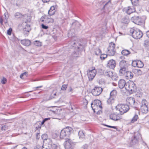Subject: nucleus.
<instances>
[{
  "label": "nucleus",
  "mask_w": 149,
  "mask_h": 149,
  "mask_svg": "<svg viewBox=\"0 0 149 149\" xmlns=\"http://www.w3.org/2000/svg\"><path fill=\"white\" fill-rule=\"evenodd\" d=\"M119 74L120 76L125 75L128 70L127 63L125 60L121 61L119 63Z\"/></svg>",
  "instance_id": "f257e3e1"
},
{
  "label": "nucleus",
  "mask_w": 149,
  "mask_h": 149,
  "mask_svg": "<svg viewBox=\"0 0 149 149\" xmlns=\"http://www.w3.org/2000/svg\"><path fill=\"white\" fill-rule=\"evenodd\" d=\"M72 130V128L69 127H67L62 129L60 132V138L63 139L68 137L71 134Z\"/></svg>",
  "instance_id": "f03ea898"
},
{
  "label": "nucleus",
  "mask_w": 149,
  "mask_h": 149,
  "mask_svg": "<svg viewBox=\"0 0 149 149\" xmlns=\"http://www.w3.org/2000/svg\"><path fill=\"white\" fill-rule=\"evenodd\" d=\"M136 88L135 84L133 81H130L127 82L125 86V89L130 93L135 92L136 91Z\"/></svg>",
  "instance_id": "7ed1b4c3"
},
{
  "label": "nucleus",
  "mask_w": 149,
  "mask_h": 149,
  "mask_svg": "<svg viewBox=\"0 0 149 149\" xmlns=\"http://www.w3.org/2000/svg\"><path fill=\"white\" fill-rule=\"evenodd\" d=\"M130 32L132 33V37L136 39H140L143 35L142 32L137 29H132L130 30Z\"/></svg>",
  "instance_id": "20e7f679"
},
{
  "label": "nucleus",
  "mask_w": 149,
  "mask_h": 149,
  "mask_svg": "<svg viewBox=\"0 0 149 149\" xmlns=\"http://www.w3.org/2000/svg\"><path fill=\"white\" fill-rule=\"evenodd\" d=\"M101 104V101L99 100H95L91 104V106L94 112H95L97 109H99L97 112H100L102 108Z\"/></svg>",
  "instance_id": "39448f33"
},
{
  "label": "nucleus",
  "mask_w": 149,
  "mask_h": 149,
  "mask_svg": "<svg viewBox=\"0 0 149 149\" xmlns=\"http://www.w3.org/2000/svg\"><path fill=\"white\" fill-rule=\"evenodd\" d=\"M115 44L113 42L110 43L108 47L107 53L109 56H113L116 53V49L115 48Z\"/></svg>",
  "instance_id": "423d86ee"
},
{
  "label": "nucleus",
  "mask_w": 149,
  "mask_h": 149,
  "mask_svg": "<svg viewBox=\"0 0 149 149\" xmlns=\"http://www.w3.org/2000/svg\"><path fill=\"white\" fill-rule=\"evenodd\" d=\"M117 111L120 112H127L130 109L128 105L124 104H118L116 107Z\"/></svg>",
  "instance_id": "0eeeda50"
},
{
  "label": "nucleus",
  "mask_w": 149,
  "mask_h": 149,
  "mask_svg": "<svg viewBox=\"0 0 149 149\" xmlns=\"http://www.w3.org/2000/svg\"><path fill=\"white\" fill-rule=\"evenodd\" d=\"M97 72L95 68L92 67L89 69L87 71V75L90 80H92L95 77Z\"/></svg>",
  "instance_id": "6e6552de"
},
{
  "label": "nucleus",
  "mask_w": 149,
  "mask_h": 149,
  "mask_svg": "<svg viewBox=\"0 0 149 149\" xmlns=\"http://www.w3.org/2000/svg\"><path fill=\"white\" fill-rule=\"evenodd\" d=\"M75 144V143L70 139H67L64 143V145L65 149H72L73 146Z\"/></svg>",
  "instance_id": "1a4fd4ad"
},
{
  "label": "nucleus",
  "mask_w": 149,
  "mask_h": 149,
  "mask_svg": "<svg viewBox=\"0 0 149 149\" xmlns=\"http://www.w3.org/2000/svg\"><path fill=\"white\" fill-rule=\"evenodd\" d=\"M107 31L106 25H104L98 29L97 32V34H98L97 36L102 38L103 35L105 34Z\"/></svg>",
  "instance_id": "9d476101"
},
{
  "label": "nucleus",
  "mask_w": 149,
  "mask_h": 149,
  "mask_svg": "<svg viewBox=\"0 0 149 149\" xmlns=\"http://www.w3.org/2000/svg\"><path fill=\"white\" fill-rule=\"evenodd\" d=\"M131 20L135 24L139 25H142L144 24V22L140 17L138 16L134 15L132 17Z\"/></svg>",
  "instance_id": "9b49d317"
},
{
  "label": "nucleus",
  "mask_w": 149,
  "mask_h": 149,
  "mask_svg": "<svg viewBox=\"0 0 149 149\" xmlns=\"http://www.w3.org/2000/svg\"><path fill=\"white\" fill-rule=\"evenodd\" d=\"M125 112H120V113H117V112L113 113L110 115V119L114 120L116 121L121 118V115L124 114Z\"/></svg>",
  "instance_id": "f8f14e48"
},
{
  "label": "nucleus",
  "mask_w": 149,
  "mask_h": 149,
  "mask_svg": "<svg viewBox=\"0 0 149 149\" xmlns=\"http://www.w3.org/2000/svg\"><path fill=\"white\" fill-rule=\"evenodd\" d=\"M140 138H141V134L139 132L135 133L133 137L131 139V144L134 145L137 143Z\"/></svg>",
  "instance_id": "ddd939ff"
},
{
  "label": "nucleus",
  "mask_w": 149,
  "mask_h": 149,
  "mask_svg": "<svg viewBox=\"0 0 149 149\" xmlns=\"http://www.w3.org/2000/svg\"><path fill=\"white\" fill-rule=\"evenodd\" d=\"M102 91V88L100 87H95L92 91V93L95 96L99 95Z\"/></svg>",
  "instance_id": "4468645a"
},
{
  "label": "nucleus",
  "mask_w": 149,
  "mask_h": 149,
  "mask_svg": "<svg viewBox=\"0 0 149 149\" xmlns=\"http://www.w3.org/2000/svg\"><path fill=\"white\" fill-rule=\"evenodd\" d=\"M116 65V63L115 61L113 60H110L108 62L107 66V67L111 69H113Z\"/></svg>",
  "instance_id": "2eb2a0df"
},
{
  "label": "nucleus",
  "mask_w": 149,
  "mask_h": 149,
  "mask_svg": "<svg viewBox=\"0 0 149 149\" xmlns=\"http://www.w3.org/2000/svg\"><path fill=\"white\" fill-rule=\"evenodd\" d=\"M40 20L42 22H45L48 23H53L54 22V19L52 18H48L47 16L46 15L42 16Z\"/></svg>",
  "instance_id": "dca6fc26"
},
{
  "label": "nucleus",
  "mask_w": 149,
  "mask_h": 149,
  "mask_svg": "<svg viewBox=\"0 0 149 149\" xmlns=\"http://www.w3.org/2000/svg\"><path fill=\"white\" fill-rule=\"evenodd\" d=\"M124 11L127 14L130 15L135 12V9L133 7H128L124 9Z\"/></svg>",
  "instance_id": "f3484780"
},
{
  "label": "nucleus",
  "mask_w": 149,
  "mask_h": 149,
  "mask_svg": "<svg viewBox=\"0 0 149 149\" xmlns=\"http://www.w3.org/2000/svg\"><path fill=\"white\" fill-rule=\"evenodd\" d=\"M127 83H126L125 80L123 79H120L118 82V86L120 89H122L125 88V89L126 85Z\"/></svg>",
  "instance_id": "a211bd4d"
},
{
  "label": "nucleus",
  "mask_w": 149,
  "mask_h": 149,
  "mask_svg": "<svg viewBox=\"0 0 149 149\" xmlns=\"http://www.w3.org/2000/svg\"><path fill=\"white\" fill-rule=\"evenodd\" d=\"M4 16V17L3 18L2 17H0V22L1 24H3V22L5 23L7 22V19L9 17L8 13H5Z\"/></svg>",
  "instance_id": "6ab92c4d"
},
{
  "label": "nucleus",
  "mask_w": 149,
  "mask_h": 149,
  "mask_svg": "<svg viewBox=\"0 0 149 149\" xmlns=\"http://www.w3.org/2000/svg\"><path fill=\"white\" fill-rule=\"evenodd\" d=\"M56 5L52 6L48 11V14L49 15L52 16L54 15L56 9Z\"/></svg>",
  "instance_id": "aec40b11"
},
{
  "label": "nucleus",
  "mask_w": 149,
  "mask_h": 149,
  "mask_svg": "<svg viewBox=\"0 0 149 149\" xmlns=\"http://www.w3.org/2000/svg\"><path fill=\"white\" fill-rule=\"evenodd\" d=\"M20 42L21 44L26 46H28L31 44V41L28 39L21 40Z\"/></svg>",
  "instance_id": "412c9836"
},
{
  "label": "nucleus",
  "mask_w": 149,
  "mask_h": 149,
  "mask_svg": "<svg viewBox=\"0 0 149 149\" xmlns=\"http://www.w3.org/2000/svg\"><path fill=\"white\" fill-rule=\"evenodd\" d=\"M126 101L128 103L132 106L135 104V100L133 97H128L126 100Z\"/></svg>",
  "instance_id": "4be33fe9"
},
{
  "label": "nucleus",
  "mask_w": 149,
  "mask_h": 149,
  "mask_svg": "<svg viewBox=\"0 0 149 149\" xmlns=\"http://www.w3.org/2000/svg\"><path fill=\"white\" fill-rule=\"evenodd\" d=\"M47 146L49 149H59L60 147L57 145L55 144H52L51 142H50L47 144Z\"/></svg>",
  "instance_id": "5701e85b"
},
{
  "label": "nucleus",
  "mask_w": 149,
  "mask_h": 149,
  "mask_svg": "<svg viewBox=\"0 0 149 149\" xmlns=\"http://www.w3.org/2000/svg\"><path fill=\"white\" fill-rule=\"evenodd\" d=\"M124 76L127 79H131L133 77V74L132 72L127 71Z\"/></svg>",
  "instance_id": "b1692460"
},
{
  "label": "nucleus",
  "mask_w": 149,
  "mask_h": 149,
  "mask_svg": "<svg viewBox=\"0 0 149 149\" xmlns=\"http://www.w3.org/2000/svg\"><path fill=\"white\" fill-rule=\"evenodd\" d=\"M117 94V91L116 90H113L110 93V96L116 98Z\"/></svg>",
  "instance_id": "393cba45"
},
{
  "label": "nucleus",
  "mask_w": 149,
  "mask_h": 149,
  "mask_svg": "<svg viewBox=\"0 0 149 149\" xmlns=\"http://www.w3.org/2000/svg\"><path fill=\"white\" fill-rule=\"evenodd\" d=\"M79 136L80 139L83 140L85 139V135L82 130H80L79 132Z\"/></svg>",
  "instance_id": "a878e982"
},
{
  "label": "nucleus",
  "mask_w": 149,
  "mask_h": 149,
  "mask_svg": "<svg viewBox=\"0 0 149 149\" xmlns=\"http://www.w3.org/2000/svg\"><path fill=\"white\" fill-rule=\"evenodd\" d=\"M115 98H113L111 97H109V98L107 101V103L109 104H111L114 103L115 101Z\"/></svg>",
  "instance_id": "bb28decb"
},
{
  "label": "nucleus",
  "mask_w": 149,
  "mask_h": 149,
  "mask_svg": "<svg viewBox=\"0 0 149 149\" xmlns=\"http://www.w3.org/2000/svg\"><path fill=\"white\" fill-rule=\"evenodd\" d=\"M129 22V20L127 16H125L123 17L122 20L121 22L127 24H128Z\"/></svg>",
  "instance_id": "cd10ccee"
},
{
  "label": "nucleus",
  "mask_w": 149,
  "mask_h": 149,
  "mask_svg": "<svg viewBox=\"0 0 149 149\" xmlns=\"http://www.w3.org/2000/svg\"><path fill=\"white\" fill-rule=\"evenodd\" d=\"M113 73L112 71H106L105 73V75L107 76L108 77H110L113 74Z\"/></svg>",
  "instance_id": "c85d7f7f"
},
{
  "label": "nucleus",
  "mask_w": 149,
  "mask_h": 149,
  "mask_svg": "<svg viewBox=\"0 0 149 149\" xmlns=\"http://www.w3.org/2000/svg\"><path fill=\"white\" fill-rule=\"evenodd\" d=\"M138 116L137 115L135 114L131 119L130 122L131 123H133L136 121L138 118Z\"/></svg>",
  "instance_id": "c756f323"
},
{
  "label": "nucleus",
  "mask_w": 149,
  "mask_h": 149,
  "mask_svg": "<svg viewBox=\"0 0 149 149\" xmlns=\"http://www.w3.org/2000/svg\"><path fill=\"white\" fill-rule=\"evenodd\" d=\"M137 67L139 68H142L144 66L143 63L141 61L138 60Z\"/></svg>",
  "instance_id": "7c9ffc66"
},
{
  "label": "nucleus",
  "mask_w": 149,
  "mask_h": 149,
  "mask_svg": "<svg viewBox=\"0 0 149 149\" xmlns=\"http://www.w3.org/2000/svg\"><path fill=\"white\" fill-rule=\"evenodd\" d=\"M15 2V5L17 7H20L22 4V0H16Z\"/></svg>",
  "instance_id": "2f4dec72"
},
{
  "label": "nucleus",
  "mask_w": 149,
  "mask_h": 149,
  "mask_svg": "<svg viewBox=\"0 0 149 149\" xmlns=\"http://www.w3.org/2000/svg\"><path fill=\"white\" fill-rule=\"evenodd\" d=\"M122 54L124 56H127L130 54V52L128 50L124 49L122 51Z\"/></svg>",
  "instance_id": "473e14b6"
},
{
  "label": "nucleus",
  "mask_w": 149,
  "mask_h": 149,
  "mask_svg": "<svg viewBox=\"0 0 149 149\" xmlns=\"http://www.w3.org/2000/svg\"><path fill=\"white\" fill-rule=\"evenodd\" d=\"M140 109L142 112L148 111V106H141Z\"/></svg>",
  "instance_id": "72a5a7b5"
},
{
  "label": "nucleus",
  "mask_w": 149,
  "mask_h": 149,
  "mask_svg": "<svg viewBox=\"0 0 149 149\" xmlns=\"http://www.w3.org/2000/svg\"><path fill=\"white\" fill-rule=\"evenodd\" d=\"M31 28L30 27V26L28 25H26L25 28L24 29V31L29 32V31L31 30Z\"/></svg>",
  "instance_id": "f704fd0d"
},
{
  "label": "nucleus",
  "mask_w": 149,
  "mask_h": 149,
  "mask_svg": "<svg viewBox=\"0 0 149 149\" xmlns=\"http://www.w3.org/2000/svg\"><path fill=\"white\" fill-rule=\"evenodd\" d=\"M111 78L113 80L116 81L118 79V77L115 73H113Z\"/></svg>",
  "instance_id": "c9c22d12"
},
{
  "label": "nucleus",
  "mask_w": 149,
  "mask_h": 149,
  "mask_svg": "<svg viewBox=\"0 0 149 149\" xmlns=\"http://www.w3.org/2000/svg\"><path fill=\"white\" fill-rule=\"evenodd\" d=\"M95 53L96 55H99L101 54V51L100 49L96 48L95 50Z\"/></svg>",
  "instance_id": "e433bc0d"
},
{
  "label": "nucleus",
  "mask_w": 149,
  "mask_h": 149,
  "mask_svg": "<svg viewBox=\"0 0 149 149\" xmlns=\"http://www.w3.org/2000/svg\"><path fill=\"white\" fill-rule=\"evenodd\" d=\"M14 16L15 17L17 18H21L22 16V15L19 13H16L15 14Z\"/></svg>",
  "instance_id": "4c0bfd02"
},
{
  "label": "nucleus",
  "mask_w": 149,
  "mask_h": 149,
  "mask_svg": "<svg viewBox=\"0 0 149 149\" xmlns=\"http://www.w3.org/2000/svg\"><path fill=\"white\" fill-rule=\"evenodd\" d=\"M72 44H73L74 45L76 44V45L77 46V47L73 46V47H75V48L77 47L78 49H79V48L80 46H81V44L79 43L76 42H72Z\"/></svg>",
  "instance_id": "58836bf2"
},
{
  "label": "nucleus",
  "mask_w": 149,
  "mask_h": 149,
  "mask_svg": "<svg viewBox=\"0 0 149 149\" xmlns=\"http://www.w3.org/2000/svg\"><path fill=\"white\" fill-rule=\"evenodd\" d=\"M141 104V106H148L147 102L145 99H143L142 100Z\"/></svg>",
  "instance_id": "ea45409f"
},
{
  "label": "nucleus",
  "mask_w": 149,
  "mask_h": 149,
  "mask_svg": "<svg viewBox=\"0 0 149 149\" xmlns=\"http://www.w3.org/2000/svg\"><path fill=\"white\" fill-rule=\"evenodd\" d=\"M131 1L134 6L137 5L139 3V0H131Z\"/></svg>",
  "instance_id": "a19ab883"
},
{
  "label": "nucleus",
  "mask_w": 149,
  "mask_h": 149,
  "mask_svg": "<svg viewBox=\"0 0 149 149\" xmlns=\"http://www.w3.org/2000/svg\"><path fill=\"white\" fill-rule=\"evenodd\" d=\"M41 138L43 140H46L48 138L47 135L46 134H43L41 136Z\"/></svg>",
  "instance_id": "79ce46f5"
},
{
  "label": "nucleus",
  "mask_w": 149,
  "mask_h": 149,
  "mask_svg": "<svg viewBox=\"0 0 149 149\" xmlns=\"http://www.w3.org/2000/svg\"><path fill=\"white\" fill-rule=\"evenodd\" d=\"M34 43L35 45L38 46H40L41 45V43L38 41H35Z\"/></svg>",
  "instance_id": "37998d69"
},
{
  "label": "nucleus",
  "mask_w": 149,
  "mask_h": 149,
  "mask_svg": "<svg viewBox=\"0 0 149 149\" xmlns=\"http://www.w3.org/2000/svg\"><path fill=\"white\" fill-rule=\"evenodd\" d=\"M138 60L133 61L132 63V66L133 67H137Z\"/></svg>",
  "instance_id": "c03bdc74"
},
{
  "label": "nucleus",
  "mask_w": 149,
  "mask_h": 149,
  "mask_svg": "<svg viewBox=\"0 0 149 149\" xmlns=\"http://www.w3.org/2000/svg\"><path fill=\"white\" fill-rule=\"evenodd\" d=\"M107 55L105 54H102L100 56V58L101 59H104L107 58Z\"/></svg>",
  "instance_id": "a18cd8bd"
},
{
  "label": "nucleus",
  "mask_w": 149,
  "mask_h": 149,
  "mask_svg": "<svg viewBox=\"0 0 149 149\" xmlns=\"http://www.w3.org/2000/svg\"><path fill=\"white\" fill-rule=\"evenodd\" d=\"M8 129V127L6 125H4L2 126L1 128V130L2 131H6Z\"/></svg>",
  "instance_id": "49530a36"
},
{
  "label": "nucleus",
  "mask_w": 149,
  "mask_h": 149,
  "mask_svg": "<svg viewBox=\"0 0 149 149\" xmlns=\"http://www.w3.org/2000/svg\"><path fill=\"white\" fill-rule=\"evenodd\" d=\"M1 82L2 84H5L7 82V79L6 78L3 77L1 80Z\"/></svg>",
  "instance_id": "de8ad7c7"
},
{
  "label": "nucleus",
  "mask_w": 149,
  "mask_h": 149,
  "mask_svg": "<svg viewBox=\"0 0 149 149\" xmlns=\"http://www.w3.org/2000/svg\"><path fill=\"white\" fill-rule=\"evenodd\" d=\"M12 41L13 42H17L19 41V40L17 38L14 37L13 38Z\"/></svg>",
  "instance_id": "09e8293b"
},
{
  "label": "nucleus",
  "mask_w": 149,
  "mask_h": 149,
  "mask_svg": "<svg viewBox=\"0 0 149 149\" xmlns=\"http://www.w3.org/2000/svg\"><path fill=\"white\" fill-rule=\"evenodd\" d=\"M12 28H10L7 31V34L9 35H10L11 34V32L12 31Z\"/></svg>",
  "instance_id": "8fccbe9b"
},
{
  "label": "nucleus",
  "mask_w": 149,
  "mask_h": 149,
  "mask_svg": "<svg viewBox=\"0 0 149 149\" xmlns=\"http://www.w3.org/2000/svg\"><path fill=\"white\" fill-rule=\"evenodd\" d=\"M67 88V85L65 84L63 85L61 88L62 90H65Z\"/></svg>",
  "instance_id": "3c124183"
},
{
  "label": "nucleus",
  "mask_w": 149,
  "mask_h": 149,
  "mask_svg": "<svg viewBox=\"0 0 149 149\" xmlns=\"http://www.w3.org/2000/svg\"><path fill=\"white\" fill-rule=\"evenodd\" d=\"M136 72L137 73V74L138 75H141L142 74V71L140 70H136Z\"/></svg>",
  "instance_id": "603ef678"
},
{
  "label": "nucleus",
  "mask_w": 149,
  "mask_h": 149,
  "mask_svg": "<svg viewBox=\"0 0 149 149\" xmlns=\"http://www.w3.org/2000/svg\"><path fill=\"white\" fill-rule=\"evenodd\" d=\"M42 28L44 29H47L48 28V26H46L43 24H42L41 25Z\"/></svg>",
  "instance_id": "864d4df0"
},
{
  "label": "nucleus",
  "mask_w": 149,
  "mask_h": 149,
  "mask_svg": "<svg viewBox=\"0 0 149 149\" xmlns=\"http://www.w3.org/2000/svg\"><path fill=\"white\" fill-rule=\"evenodd\" d=\"M5 120V122H6V123H11L13 121V119L6 120Z\"/></svg>",
  "instance_id": "5fc2aeb1"
},
{
  "label": "nucleus",
  "mask_w": 149,
  "mask_h": 149,
  "mask_svg": "<svg viewBox=\"0 0 149 149\" xmlns=\"http://www.w3.org/2000/svg\"><path fill=\"white\" fill-rule=\"evenodd\" d=\"M34 149H42V146L39 145H37L34 148Z\"/></svg>",
  "instance_id": "6e6d98bb"
},
{
  "label": "nucleus",
  "mask_w": 149,
  "mask_h": 149,
  "mask_svg": "<svg viewBox=\"0 0 149 149\" xmlns=\"http://www.w3.org/2000/svg\"><path fill=\"white\" fill-rule=\"evenodd\" d=\"M26 72H24L22 73L20 75V77L22 79V77L24 75H26Z\"/></svg>",
  "instance_id": "4d7b16f0"
},
{
  "label": "nucleus",
  "mask_w": 149,
  "mask_h": 149,
  "mask_svg": "<svg viewBox=\"0 0 149 149\" xmlns=\"http://www.w3.org/2000/svg\"><path fill=\"white\" fill-rule=\"evenodd\" d=\"M108 127L116 129L117 131H119V130L116 127V126H108Z\"/></svg>",
  "instance_id": "13d9d810"
},
{
  "label": "nucleus",
  "mask_w": 149,
  "mask_h": 149,
  "mask_svg": "<svg viewBox=\"0 0 149 149\" xmlns=\"http://www.w3.org/2000/svg\"><path fill=\"white\" fill-rule=\"evenodd\" d=\"M49 149L48 147L47 146H47H45L42 145V149Z\"/></svg>",
  "instance_id": "bf43d9fd"
},
{
  "label": "nucleus",
  "mask_w": 149,
  "mask_h": 149,
  "mask_svg": "<svg viewBox=\"0 0 149 149\" xmlns=\"http://www.w3.org/2000/svg\"><path fill=\"white\" fill-rule=\"evenodd\" d=\"M16 1V0H11L10 2L12 4H13L14 5H15V2Z\"/></svg>",
  "instance_id": "052dcab7"
},
{
  "label": "nucleus",
  "mask_w": 149,
  "mask_h": 149,
  "mask_svg": "<svg viewBox=\"0 0 149 149\" xmlns=\"http://www.w3.org/2000/svg\"><path fill=\"white\" fill-rule=\"evenodd\" d=\"M88 145L86 144L84 145L83 146V147L84 149H86L88 148Z\"/></svg>",
  "instance_id": "680f3d73"
},
{
  "label": "nucleus",
  "mask_w": 149,
  "mask_h": 149,
  "mask_svg": "<svg viewBox=\"0 0 149 149\" xmlns=\"http://www.w3.org/2000/svg\"><path fill=\"white\" fill-rule=\"evenodd\" d=\"M146 35L149 38V31H148L146 32Z\"/></svg>",
  "instance_id": "e2e57ef3"
},
{
  "label": "nucleus",
  "mask_w": 149,
  "mask_h": 149,
  "mask_svg": "<svg viewBox=\"0 0 149 149\" xmlns=\"http://www.w3.org/2000/svg\"><path fill=\"white\" fill-rule=\"evenodd\" d=\"M50 0H42V1L44 3H47L50 1Z\"/></svg>",
  "instance_id": "0e129e2a"
},
{
  "label": "nucleus",
  "mask_w": 149,
  "mask_h": 149,
  "mask_svg": "<svg viewBox=\"0 0 149 149\" xmlns=\"http://www.w3.org/2000/svg\"><path fill=\"white\" fill-rule=\"evenodd\" d=\"M72 89L71 87H70L69 88V92H72Z\"/></svg>",
  "instance_id": "69168bd1"
},
{
  "label": "nucleus",
  "mask_w": 149,
  "mask_h": 149,
  "mask_svg": "<svg viewBox=\"0 0 149 149\" xmlns=\"http://www.w3.org/2000/svg\"><path fill=\"white\" fill-rule=\"evenodd\" d=\"M50 119V118H45L43 120H44V121H45V122L47 120H49Z\"/></svg>",
  "instance_id": "338daca9"
},
{
  "label": "nucleus",
  "mask_w": 149,
  "mask_h": 149,
  "mask_svg": "<svg viewBox=\"0 0 149 149\" xmlns=\"http://www.w3.org/2000/svg\"><path fill=\"white\" fill-rule=\"evenodd\" d=\"M30 95L29 93H27L25 95V96L26 97H28Z\"/></svg>",
  "instance_id": "774afa93"
}]
</instances>
